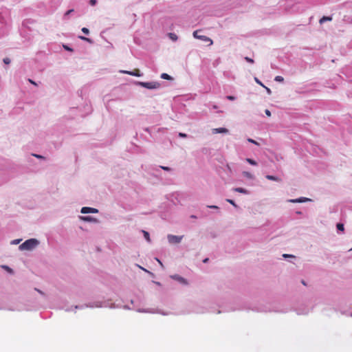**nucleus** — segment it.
Wrapping results in <instances>:
<instances>
[{"label": "nucleus", "instance_id": "c756f323", "mask_svg": "<svg viewBox=\"0 0 352 352\" xmlns=\"http://www.w3.org/2000/svg\"><path fill=\"white\" fill-rule=\"evenodd\" d=\"M89 3L91 6H94L96 3V0H90Z\"/></svg>", "mask_w": 352, "mask_h": 352}, {"label": "nucleus", "instance_id": "1a4fd4ad", "mask_svg": "<svg viewBox=\"0 0 352 352\" xmlns=\"http://www.w3.org/2000/svg\"><path fill=\"white\" fill-rule=\"evenodd\" d=\"M267 179L269 180H272V181H276V182H280L281 181V179L279 178V177H275L274 175H266L265 177Z\"/></svg>", "mask_w": 352, "mask_h": 352}, {"label": "nucleus", "instance_id": "aec40b11", "mask_svg": "<svg viewBox=\"0 0 352 352\" xmlns=\"http://www.w3.org/2000/svg\"><path fill=\"white\" fill-rule=\"evenodd\" d=\"M81 30L85 34H89V30L87 28H82Z\"/></svg>", "mask_w": 352, "mask_h": 352}, {"label": "nucleus", "instance_id": "423d86ee", "mask_svg": "<svg viewBox=\"0 0 352 352\" xmlns=\"http://www.w3.org/2000/svg\"><path fill=\"white\" fill-rule=\"evenodd\" d=\"M122 73L124 74H129L131 76H141L142 74H140V72L138 69H134L133 72H129V71H122Z\"/></svg>", "mask_w": 352, "mask_h": 352}, {"label": "nucleus", "instance_id": "f3484780", "mask_svg": "<svg viewBox=\"0 0 352 352\" xmlns=\"http://www.w3.org/2000/svg\"><path fill=\"white\" fill-rule=\"evenodd\" d=\"M143 233H144V236L145 237V239L148 241H150L151 239H150V236H149V234L148 232L146 231H143Z\"/></svg>", "mask_w": 352, "mask_h": 352}, {"label": "nucleus", "instance_id": "c9c22d12", "mask_svg": "<svg viewBox=\"0 0 352 352\" xmlns=\"http://www.w3.org/2000/svg\"><path fill=\"white\" fill-rule=\"evenodd\" d=\"M73 11H74L73 10H68V11L66 12V14H66V15H68V14H71V12H72Z\"/></svg>", "mask_w": 352, "mask_h": 352}, {"label": "nucleus", "instance_id": "9d476101", "mask_svg": "<svg viewBox=\"0 0 352 352\" xmlns=\"http://www.w3.org/2000/svg\"><path fill=\"white\" fill-rule=\"evenodd\" d=\"M308 200L307 198H300L296 199H291L289 201L292 203H300Z\"/></svg>", "mask_w": 352, "mask_h": 352}, {"label": "nucleus", "instance_id": "4468645a", "mask_svg": "<svg viewBox=\"0 0 352 352\" xmlns=\"http://www.w3.org/2000/svg\"><path fill=\"white\" fill-rule=\"evenodd\" d=\"M246 162H248L251 165H253V166H256L257 165V163L255 160H252V159H250V158H246Z\"/></svg>", "mask_w": 352, "mask_h": 352}, {"label": "nucleus", "instance_id": "dca6fc26", "mask_svg": "<svg viewBox=\"0 0 352 352\" xmlns=\"http://www.w3.org/2000/svg\"><path fill=\"white\" fill-rule=\"evenodd\" d=\"M78 38L81 40H83V41H85L87 42H89V43H92V41L89 38H87V37H85L83 36H79Z\"/></svg>", "mask_w": 352, "mask_h": 352}, {"label": "nucleus", "instance_id": "e433bc0d", "mask_svg": "<svg viewBox=\"0 0 352 352\" xmlns=\"http://www.w3.org/2000/svg\"><path fill=\"white\" fill-rule=\"evenodd\" d=\"M29 82L34 85H36V83L35 82H34L31 79H29Z\"/></svg>", "mask_w": 352, "mask_h": 352}, {"label": "nucleus", "instance_id": "7ed1b4c3", "mask_svg": "<svg viewBox=\"0 0 352 352\" xmlns=\"http://www.w3.org/2000/svg\"><path fill=\"white\" fill-rule=\"evenodd\" d=\"M139 84L142 87L149 89H157L160 87V84L157 82H140Z\"/></svg>", "mask_w": 352, "mask_h": 352}, {"label": "nucleus", "instance_id": "f704fd0d", "mask_svg": "<svg viewBox=\"0 0 352 352\" xmlns=\"http://www.w3.org/2000/svg\"><path fill=\"white\" fill-rule=\"evenodd\" d=\"M34 156H35L37 158H43V157L42 155H34Z\"/></svg>", "mask_w": 352, "mask_h": 352}, {"label": "nucleus", "instance_id": "2eb2a0df", "mask_svg": "<svg viewBox=\"0 0 352 352\" xmlns=\"http://www.w3.org/2000/svg\"><path fill=\"white\" fill-rule=\"evenodd\" d=\"M168 36L169 37L173 40V41H177V36L174 34V33H169L168 34Z\"/></svg>", "mask_w": 352, "mask_h": 352}, {"label": "nucleus", "instance_id": "393cba45", "mask_svg": "<svg viewBox=\"0 0 352 352\" xmlns=\"http://www.w3.org/2000/svg\"><path fill=\"white\" fill-rule=\"evenodd\" d=\"M226 98H227L228 100H235V97L232 96H228Z\"/></svg>", "mask_w": 352, "mask_h": 352}, {"label": "nucleus", "instance_id": "473e14b6", "mask_svg": "<svg viewBox=\"0 0 352 352\" xmlns=\"http://www.w3.org/2000/svg\"><path fill=\"white\" fill-rule=\"evenodd\" d=\"M283 256L285 257V258H287V257H294L293 255H291V254H283Z\"/></svg>", "mask_w": 352, "mask_h": 352}, {"label": "nucleus", "instance_id": "a878e982", "mask_svg": "<svg viewBox=\"0 0 352 352\" xmlns=\"http://www.w3.org/2000/svg\"><path fill=\"white\" fill-rule=\"evenodd\" d=\"M265 113L268 117L271 116V112L270 110L265 109Z\"/></svg>", "mask_w": 352, "mask_h": 352}, {"label": "nucleus", "instance_id": "ddd939ff", "mask_svg": "<svg viewBox=\"0 0 352 352\" xmlns=\"http://www.w3.org/2000/svg\"><path fill=\"white\" fill-rule=\"evenodd\" d=\"M161 78L165 80H172V77L166 73L162 74Z\"/></svg>", "mask_w": 352, "mask_h": 352}, {"label": "nucleus", "instance_id": "7c9ffc66", "mask_svg": "<svg viewBox=\"0 0 352 352\" xmlns=\"http://www.w3.org/2000/svg\"><path fill=\"white\" fill-rule=\"evenodd\" d=\"M179 136L181 137V138H186L187 135H186V133H179Z\"/></svg>", "mask_w": 352, "mask_h": 352}, {"label": "nucleus", "instance_id": "f8f14e48", "mask_svg": "<svg viewBox=\"0 0 352 352\" xmlns=\"http://www.w3.org/2000/svg\"><path fill=\"white\" fill-rule=\"evenodd\" d=\"M332 20V18L331 16H323L322 18H321L320 19V23H324V21H331Z\"/></svg>", "mask_w": 352, "mask_h": 352}, {"label": "nucleus", "instance_id": "6e6552de", "mask_svg": "<svg viewBox=\"0 0 352 352\" xmlns=\"http://www.w3.org/2000/svg\"><path fill=\"white\" fill-rule=\"evenodd\" d=\"M213 133H227L228 130L226 128H217L212 130Z\"/></svg>", "mask_w": 352, "mask_h": 352}, {"label": "nucleus", "instance_id": "f257e3e1", "mask_svg": "<svg viewBox=\"0 0 352 352\" xmlns=\"http://www.w3.org/2000/svg\"><path fill=\"white\" fill-rule=\"evenodd\" d=\"M38 241L35 239H31L25 241L19 246V249L21 250H30L34 248L38 245Z\"/></svg>", "mask_w": 352, "mask_h": 352}, {"label": "nucleus", "instance_id": "a19ab883", "mask_svg": "<svg viewBox=\"0 0 352 352\" xmlns=\"http://www.w3.org/2000/svg\"><path fill=\"white\" fill-rule=\"evenodd\" d=\"M302 283L303 285H306V283H305V282L304 280H302Z\"/></svg>", "mask_w": 352, "mask_h": 352}, {"label": "nucleus", "instance_id": "4c0bfd02", "mask_svg": "<svg viewBox=\"0 0 352 352\" xmlns=\"http://www.w3.org/2000/svg\"><path fill=\"white\" fill-rule=\"evenodd\" d=\"M265 87V89H266V90H267V93H268V94H271V89H269V88H267V87Z\"/></svg>", "mask_w": 352, "mask_h": 352}, {"label": "nucleus", "instance_id": "0eeeda50", "mask_svg": "<svg viewBox=\"0 0 352 352\" xmlns=\"http://www.w3.org/2000/svg\"><path fill=\"white\" fill-rule=\"evenodd\" d=\"M171 278L179 281V283H181L182 284H184V285L188 284V281L185 278H184L183 277H182L177 274L172 276Z\"/></svg>", "mask_w": 352, "mask_h": 352}, {"label": "nucleus", "instance_id": "bb28decb", "mask_svg": "<svg viewBox=\"0 0 352 352\" xmlns=\"http://www.w3.org/2000/svg\"><path fill=\"white\" fill-rule=\"evenodd\" d=\"M227 201L229 202L230 204H231L232 205H233L234 206H236V204H235V203L234 202L233 200H232V199H227Z\"/></svg>", "mask_w": 352, "mask_h": 352}, {"label": "nucleus", "instance_id": "cd10ccee", "mask_svg": "<svg viewBox=\"0 0 352 352\" xmlns=\"http://www.w3.org/2000/svg\"><path fill=\"white\" fill-rule=\"evenodd\" d=\"M162 169L164 170H170V168L168 166H160Z\"/></svg>", "mask_w": 352, "mask_h": 352}, {"label": "nucleus", "instance_id": "b1692460", "mask_svg": "<svg viewBox=\"0 0 352 352\" xmlns=\"http://www.w3.org/2000/svg\"><path fill=\"white\" fill-rule=\"evenodd\" d=\"M245 59L248 63H254V60L252 58H249V57H245Z\"/></svg>", "mask_w": 352, "mask_h": 352}, {"label": "nucleus", "instance_id": "a211bd4d", "mask_svg": "<svg viewBox=\"0 0 352 352\" xmlns=\"http://www.w3.org/2000/svg\"><path fill=\"white\" fill-rule=\"evenodd\" d=\"M274 80L276 81H277V82H283L284 80V78L282 76H277L275 77Z\"/></svg>", "mask_w": 352, "mask_h": 352}, {"label": "nucleus", "instance_id": "c85d7f7f", "mask_svg": "<svg viewBox=\"0 0 352 352\" xmlns=\"http://www.w3.org/2000/svg\"><path fill=\"white\" fill-rule=\"evenodd\" d=\"M63 47L67 51H70V52L73 51V50L68 46L64 45Z\"/></svg>", "mask_w": 352, "mask_h": 352}, {"label": "nucleus", "instance_id": "412c9836", "mask_svg": "<svg viewBox=\"0 0 352 352\" xmlns=\"http://www.w3.org/2000/svg\"><path fill=\"white\" fill-rule=\"evenodd\" d=\"M82 219L83 220H85V221H92L94 219L91 217H82Z\"/></svg>", "mask_w": 352, "mask_h": 352}, {"label": "nucleus", "instance_id": "39448f33", "mask_svg": "<svg viewBox=\"0 0 352 352\" xmlns=\"http://www.w3.org/2000/svg\"><path fill=\"white\" fill-rule=\"evenodd\" d=\"M81 213L82 214H87V213H98V210L94 208L90 207H83L81 209Z\"/></svg>", "mask_w": 352, "mask_h": 352}, {"label": "nucleus", "instance_id": "6ab92c4d", "mask_svg": "<svg viewBox=\"0 0 352 352\" xmlns=\"http://www.w3.org/2000/svg\"><path fill=\"white\" fill-rule=\"evenodd\" d=\"M337 228L338 230L343 231L344 230V225L342 223H338Z\"/></svg>", "mask_w": 352, "mask_h": 352}, {"label": "nucleus", "instance_id": "9b49d317", "mask_svg": "<svg viewBox=\"0 0 352 352\" xmlns=\"http://www.w3.org/2000/svg\"><path fill=\"white\" fill-rule=\"evenodd\" d=\"M234 190L236 192H241V193H243V194H248V190L243 188H234Z\"/></svg>", "mask_w": 352, "mask_h": 352}, {"label": "nucleus", "instance_id": "2f4dec72", "mask_svg": "<svg viewBox=\"0 0 352 352\" xmlns=\"http://www.w3.org/2000/svg\"><path fill=\"white\" fill-rule=\"evenodd\" d=\"M244 175L248 177H252V175L250 173H248V172H244Z\"/></svg>", "mask_w": 352, "mask_h": 352}, {"label": "nucleus", "instance_id": "5701e85b", "mask_svg": "<svg viewBox=\"0 0 352 352\" xmlns=\"http://www.w3.org/2000/svg\"><path fill=\"white\" fill-rule=\"evenodd\" d=\"M248 141L249 142L252 143V144H254L258 145V143L256 141L254 140L253 139L248 138Z\"/></svg>", "mask_w": 352, "mask_h": 352}, {"label": "nucleus", "instance_id": "4be33fe9", "mask_svg": "<svg viewBox=\"0 0 352 352\" xmlns=\"http://www.w3.org/2000/svg\"><path fill=\"white\" fill-rule=\"evenodd\" d=\"M3 61L6 65H8L10 63V59L9 58H4Z\"/></svg>", "mask_w": 352, "mask_h": 352}, {"label": "nucleus", "instance_id": "ea45409f", "mask_svg": "<svg viewBox=\"0 0 352 352\" xmlns=\"http://www.w3.org/2000/svg\"><path fill=\"white\" fill-rule=\"evenodd\" d=\"M208 261V258H206L204 260V263H206Z\"/></svg>", "mask_w": 352, "mask_h": 352}, {"label": "nucleus", "instance_id": "58836bf2", "mask_svg": "<svg viewBox=\"0 0 352 352\" xmlns=\"http://www.w3.org/2000/svg\"><path fill=\"white\" fill-rule=\"evenodd\" d=\"M208 207L211 208H217V206H210Z\"/></svg>", "mask_w": 352, "mask_h": 352}, {"label": "nucleus", "instance_id": "20e7f679", "mask_svg": "<svg viewBox=\"0 0 352 352\" xmlns=\"http://www.w3.org/2000/svg\"><path fill=\"white\" fill-rule=\"evenodd\" d=\"M183 236H179L175 235L169 234L168 235V242L170 243H179L182 241Z\"/></svg>", "mask_w": 352, "mask_h": 352}, {"label": "nucleus", "instance_id": "f03ea898", "mask_svg": "<svg viewBox=\"0 0 352 352\" xmlns=\"http://www.w3.org/2000/svg\"><path fill=\"white\" fill-rule=\"evenodd\" d=\"M199 30H195L193 32V36L195 38H197V39H199V40H201V41H206V42H209V45H212L213 44V41L212 40L206 36H204V35H199L198 34V32H199Z\"/></svg>", "mask_w": 352, "mask_h": 352}, {"label": "nucleus", "instance_id": "72a5a7b5", "mask_svg": "<svg viewBox=\"0 0 352 352\" xmlns=\"http://www.w3.org/2000/svg\"><path fill=\"white\" fill-rule=\"evenodd\" d=\"M256 82H257V83H258V84H259V85H261V86L265 87V86L263 85V83H262L261 81H259L258 79H256Z\"/></svg>", "mask_w": 352, "mask_h": 352}]
</instances>
